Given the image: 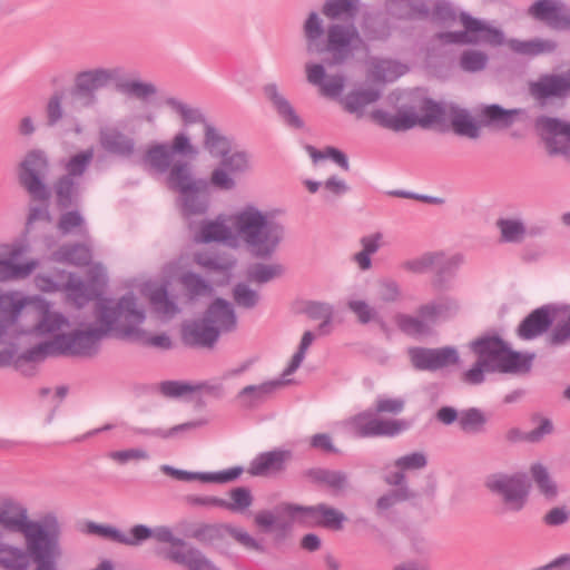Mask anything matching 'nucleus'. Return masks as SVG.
<instances>
[{
  "label": "nucleus",
  "instance_id": "obj_57",
  "mask_svg": "<svg viewBox=\"0 0 570 570\" xmlns=\"http://www.w3.org/2000/svg\"><path fill=\"white\" fill-rule=\"evenodd\" d=\"M233 299L238 307L252 309L258 304L259 294L252 289L247 284L237 283L233 287Z\"/></svg>",
  "mask_w": 570,
  "mask_h": 570
},
{
  "label": "nucleus",
  "instance_id": "obj_24",
  "mask_svg": "<svg viewBox=\"0 0 570 570\" xmlns=\"http://www.w3.org/2000/svg\"><path fill=\"white\" fill-rule=\"evenodd\" d=\"M204 318L220 332H232L236 328L237 318L233 305L225 298H215L207 307Z\"/></svg>",
  "mask_w": 570,
  "mask_h": 570
},
{
  "label": "nucleus",
  "instance_id": "obj_43",
  "mask_svg": "<svg viewBox=\"0 0 570 570\" xmlns=\"http://www.w3.org/2000/svg\"><path fill=\"white\" fill-rule=\"evenodd\" d=\"M531 475L541 494L548 500H553L558 495V487L550 478L548 469L541 463L532 464Z\"/></svg>",
  "mask_w": 570,
  "mask_h": 570
},
{
  "label": "nucleus",
  "instance_id": "obj_9",
  "mask_svg": "<svg viewBox=\"0 0 570 570\" xmlns=\"http://www.w3.org/2000/svg\"><path fill=\"white\" fill-rule=\"evenodd\" d=\"M122 68H92L75 75L70 96L81 108H92L98 102V90L115 82L122 76Z\"/></svg>",
  "mask_w": 570,
  "mask_h": 570
},
{
  "label": "nucleus",
  "instance_id": "obj_15",
  "mask_svg": "<svg viewBox=\"0 0 570 570\" xmlns=\"http://www.w3.org/2000/svg\"><path fill=\"white\" fill-rule=\"evenodd\" d=\"M99 144L106 153L122 158L131 157L136 147L135 139L117 126L101 127L99 130Z\"/></svg>",
  "mask_w": 570,
  "mask_h": 570
},
{
  "label": "nucleus",
  "instance_id": "obj_55",
  "mask_svg": "<svg viewBox=\"0 0 570 570\" xmlns=\"http://www.w3.org/2000/svg\"><path fill=\"white\" fill-rule=\"evenodd\" d=\"M88 531H89V533L98 534L100 537L110 539L111 541L117 542V543H121V544H126V546H135L134 534L131 532H130V535H127L111 525H102V524H97V523L90 522L88 524Z\"/></svg>",
  "mask_w": 570,
  "mask_h": 570
},
{
  "label": "nucleus",
  "instance_id": "obj_63",
  "mask_svg": "<svg viewBox=\"0 0 570 570\" xmlns=\"http://www.w3.org/2000/svg\"><path fill=\"white\" fill-rule=\"evenodd\" d=\"M485 372H490V373L497 372L495 365L490 364L485 360L478 358V361L474 363V365L470 370H468L463 373L462 379L468 384L478 385L484 381Z\"/></svg>",
  "mask_w": 570,
  "mask_h": 570
},
{
  "label": "nucleus",
  "instance_id": "obj_22",
  "mask_svg": "<svg viewBox=\"0 0 570 570\" xmlns=\"http://www.w3.org/2000/svg\"><path fill=\"white\" fill-rule=\"evenodd\" d=\"M304 476L314 485L326 488L334 495L344 493L350 488L348 474L341 470L311 468Z\"/></svg>",
  "mask_w": 570,
  "mask_h": 570
},
{
  "label": "nucleus",
  "instance_id": "obj_20",
  "mask_svg": "<svg viewBox=\"0 0 570 570\" xmlns=\"http://www.w3.org/2000/svg\"><path fill=\"white\" fill-rule=\"evenodd\" d=\"M160 470L177 480L180 481H194L198 480L206 483H218L224 484L232 482L240 476L243 473L242 466H234L219 472H189L185 470L176 469L171 465L164 464Z\"/></svg>",
  "mask_w": 570,
  "mask_h": 570
},
{
  "label": "nucleus",
  "instance_id": "obj_10",
  "mask_svg": "<svg viewBox=\"0 0 570 570\" xmlns=\"http://www.w3.org/2000/svg\"><path fill=\"white\" fill-rule=\"evenodd\" d=\"M487 489L502 500L501 513L520 512L527 504L529 487L520 474L493 473L485 479Z\"/></svg>",
  "mask_w": 570,
  "mask_h": 570
},
{
  "label": "nucleus",
  "instance_id": "obj_46",
  "mask_svg": "<svg viewBox=\"0 0 570 570\" xmlns=\"http://www.w3.org/2000/svg\"><path fill=\"white\" fill-rule=\"evenodd\" d=\"M283 511L291 518L297 519L302 523L318 525L321 514V503L316 505H299L295 503H285Z\"/></svg>",
  "mask_w": 570,
  "mask_h": 570
},
{
  "label": "nucleus",
  "instance_id": "obj_51",
  "mask_svg": "<svg viewBox=\"0 0 570 570\" xmlns=\"http://www.w3.org/2000/svg\"><path fill=\"white\" fill-rule=\"evenodd\" d=\"M520 112L519 109H504L500 105L493 104L484 108L483 116L490 124L508 128L513 125L515 116Z\"/></svg>",
  "mask_w": 570,
  "mask_h": 570
},
{
  "label": "nucleus",
  "instance_id": "obj_42",
  "mask_svg": "<svg viewBox=\"0 0 570 570\" xmlns=\"http://www.w3.org/2000/svg\"><path fill=\"white\" fill-rule=\"evenodd\" d=\"M497 227L504 243H521L527 235V228L520 219L499 218L497 220Z\"/></svg>",
  "mask_w": 570,
  "mask_h": 570
},
{
  "label": "nucleus",
  "instance_id": "obj_1",
  "mask_svg": "<svg viewBox=\"0 0 570 570\" xmlns=\"http://www.w3.org/2000/svg\"><path fill=\"white\" fill-rule=\"evenodd\" d=\"M94 316L97 326L76 328L57 334L52 340L41 342L21 354L27 362L42 361L48 356L92 357L99 352L101 340L110 332L125 340L140 341L146 332L139 327L144 323L145 309L138 306L132 293H127L117 302L99 298L95 303Z\"/></svg>",
  "mask_w": 570,
  "mask_h": 570
},
{
  "label": "nucleus",
  "instance_id": "obj_34",
  "mask_svg": "<svg viewBox=\"0 0 570 570\" xmlns=\"http://www.w3.org/2000/svg\"><path fill=\"white\" fill-rule=\"evenodd\" d=\"M361 0H325L322 13L332 21H353L360 12Z\"/></svg>",
  "mask_w": 570,
  "mask_h": 570
},
{
  "label": "nucleus",
  "instance_id": "obj_61",
  "mask_svg": "<svg viewBox=\"0 0 570 570\" xmlns=\"http://www.w3.org/2000/svg\"><path fill=\"white\" fill-rule=\"evenodd\" d=\"M488 56L476 50H465L460 57V67L468 72H478L485 68Z\"/></svg>",
  "mask_w": 570,
  "mask_h": 570
},
{
  "label": "nucleus",
  "instance_id": "obj_58",
  "mask_svg": "<svg viewBox=\"0 0 570 570\" xmlns=\"http://www.w3.org/2000/svg\"><path fill=\"white\" fill-rule=\"evenodd\" d=\"M33 268V263L16 264L9 259H0V282L26 277Z\"/></svg>",
  "mask_w": 570,
  "mask_h": 570
},
{
  "label": "nucleus",
  "instance_id": "obj_59",
  "mask_svg": "<svg viewBox=\"0 0 570 570\" xmlns=\"http://www.w3.org/2000/svg\"><path fill=\"white\" fill-rule=\"evenodd\" d=\"M346 520V517L340 510L330 507L325 503H321V514L318 525L333 530L343 529V523Z\"/></svg>",
  "mask_w": 570,
  "mask_h": 570
},
{
  "label": "nucleus",
  "instance_id": "obj_28",
  "mask_svg": "<svg viewBox=\"0 0 570 570\" xmlns=\"http://www.w3.org/2000/svg\"><path fill=\"white\" fill-rule=\"evenodd\" d=\"M361 30L367 41H386L392 33L389 19L380 12H366L361 21Z\"/></svg>",
  "mask_w": 570,
  "mask_h": 570
},
{
  "label": "nucleus",
  "instance_id": "obj_36",
  "mask_svg": "<svg viewBox=\"0 0 570 570\" xmlns=\"http://www.w3.org/2000/svg\"><path fill=\"white\" fill-rule=\"evenodd\" d=\"M116 90L129 98L148 101L158 94V88L153 82H145L139 79H121L115 81Z\"/></svg>",
  "mask_w": 570,
  "mask_h": 570
},
{
  "label": "nucleus",
  "instance_id": "obj_21",
  "mask_svg": "<svg viewBox=\"0 0 570 570\" xmlns=\"http://www.w3.org/2000/svg\"><path fill=\"white\" fill-rule=\"evenodd\" d=\"M218 337V330L204 317L186 323L181 328V340L190 347H213Z\"/></svg>",
  "mask_w": 570,
  "mask_h": 570
},
{
  "label": "nucleus",
  "instance_id": "obj_31",
  "mask_svg": "<svg viewBox=\"0 0 570 570\" xmlns=\"http://www.w3.org/2000/svg\"><path fill=\"white\" fill-rule=\"evenodd\" d=\"M134 534L135 546H139L142 541L154 538L158 542L169 543L173 547H186V542L173 534L170 528L166 525L156 527L150 529L145 524H136L131 528Z\"/></svg>",
  "mask_w": 570,
  "mask_h": 570
},
{
  "label": "nucleus",
  "instance_id": "obj_56",
  "mask_svg": "<svg viewBox=\"0 0 570 570\" xmlns=\"http://www.w3.org/2000/svg\"><path fill=\"white\" fill-rule=\"evenodd\" d=\"M150 303L158 314L173 316L178 312L176 304L169 299L165 286H160L151 292Z\"/></svg>",
  "mask_w": 570,
  "mask_h": 570
},
{
  "label": "nucleus",
  "instance_id": "obj_14",
  "mask_svg": "<svg viewBox=\"0 0 570 570\" xmlns=\"http://www.w3.org/2000/svg\"><path fill=\"white\" fill-rule=\"evenodd\" d=\"M528 12L552 30H570V8L561 1L539 0L529 8Z\"/></svg>",
  "mask_w": 570,
  "mask_h": 570
},
{
  "label": "nucleus",
  "instance_id": "obj_8",
  "mask_svg": "<svg viewBox=\"0 0 570 570\" xmlns=\"http://www.w3.org/2000/svg\"><path fill=\"white\" fill-rule=\"evenodd\" d=\"M49 167V159L46 153L40 149L28 151L18 166L20 186L28 193L31 200L40 204L30 206L27 217L28 226L40 219H50L48 203L51 197V189L46 183Z\"/></svg>",
  "mask_w": 570,
  "mask_h": 570
},
{
  "label": "nucleus",
  "instance_id": "obj_19",
  "mask_svg": "<svg viewBox=\"0 0 570 570\" xmlns=\"http://www.w3.org/2000/svg\"><path fill=\"white\" fill-rule=\"evenodd\" d=\"M293 458L291 450L275 449L259 453L252 460L248 473L254 476H264L283 472Z\"/></svg>",
  "mask_w": 570,
  "mask_h": 570
},
{
  "label": "nucleus",
  "instance_id": "obj_54",
  "mask_svg": "<svg viewBox=\"0 0 570 570\" xmlns=\"http://www.w3.org/2000/svg\"><path fill=\"white\" fill-rule=\"evenodd\" d=\"M229 497L232 499V502H228L225 499H223L222 508H225L234 512L244 511L247 508H249L253 503V495L250 493V490L245 487L232 489L229 491Z\"/></svg>",
  "mask_w": 570,
  "mask_h": 570
},
{
  "label": "nucleus",
  "instance_id": "obj_38",
  "mask_svg": "<svg viewBox=\"0 0 570 570\" xmlns=\"http://www.w3.org/2000/svg\"><path fill=\"white\" fill-rule=\"evenodd\" d=\"M230 237L229 228L217 220H203L198 232L194 235L196 243L209 244L213 242H225Z\"/></svg>",
  "mask_w": 570,
  "mask_h": 570
},
{
  "label": "nucleus",
  "instance_id": "obj_12",
  "mask_svg": "<svg viewBox=\"0 0 570 570\" xmlns=\"http://www.w3.org/2000/svg\"><path fill=\"white\" fill-rule=\"evenodd\" d=\"M252 169V156L245 149H233L223 158L219 166L210 174V184L222 190L236 187L235 178L246 175Z\"/></svg>",
  "mask_w": 570,
  "mask_h": 570
},
{
  "label": "nucleus",
  "instance_id": "obj_17",
  "mask_svg": "<svg viewBox=\"0 0 570 570\" xmlns=\"http://www.w3.org/2000/svg\"><path fill=\"white\" fill-rule=\"evenodd\" d=\"M263 94L288 128L296 130L304 129V120L296 112L288 99L279 91L275 82L266 83L263 87Z\"/></svg>",
  "mask_w": 570,
  "mask_h": 570
},
{
  "label": "nucleus",
  "instance_id": "obj_3",
  "mask_svg": "<svg viewBox=\"0 0 570 570\" xmlns=\"http://www.w3.org/2000/svg\"><path fill=\"white\" fill-rule=\"evenodd\" d=\"M0 524L23 534L26 542V550L0 543V564L7 570H28L30 560L42 569L45 559L60 542L61 529L53 513L46 514L41 521H32L26 508L11 505L0 509Z\"/></svg>",
  "mask_w": 570,
  "mask_h": 570
},
{
  "label": "nucleus",
  "instance_id": "obj_48",
  "mask_svg": "<svg viewBox=\"0 0 570 570\" xmlns=\"http://www.w3.org/2000/svg\"><path fill=\"white\" fill-rule=\"evenodd\" d=\"M165 104L181 117V120L186 126L191 124H202L205 128V125L209 124L199 109L191 108L177 98L168 97L165 100Z\"/></svg>",
  "mask_w": 570,
  "mask_h": 570
},
{
  "label": "nucleus",
  "instance_id": "obj_39",
  "mask_svg": "<svg viewBox=\"0 0 570 570\" xmlns=\"http://www.w3.org/2000/svg\"><path fill=\"white\" fill-rule=\"evenodd\" d=\"M285 268L279 263H254L247 267L246 277L252 283L266 284L283 276Z\"/></svg>",
  "mask_w": 570,
  "mask_h": 570
},
{
  "label": "nucleus",
  "instance_id": "obj_6",
  "mask_svg": "<svg viewBox=\"0 0 570 570\" xmlns=\"http://www.w3.org/2000/svg\"><path fill=\"white\" fill-rule=\"evenodd\" d=\"M405 401L400 397H377L374 407L363 410L345 422L348 431L358 439H393L411 428L405 419H385L382 413L397 415L403 412Z\"/></svg>",
  "mask_w": 570,
  "mask_h": 570
},
{
  "label": "nucleus",
  "instance_id": "obj_37",
  "mask_svg": "<svg viewBox=\"0 0 570 570\" xmlns=\"http://www.w3.org/2000/svg\"><path fill=\"white\" fill-rule=\"evenodd\" d=\"M56 205L59 209H68L77 204L79 184L69 176H60L53 184Z\"/></svg>",
  "mask_w": 570,
  "mask_h": 570
},
{
  "label": "nucleus",
  "instance_id": "obj_47",
  "mask_svg": "<svg viewBox=\"0 0 570 570\" xmlns=\"http://www.w3.org/2000/svg\"><path fill=\"white\" fill-rule=\"evenodd\" d=\"M451 125L454 132L459 136H464L471 139H476L480 136V126L465 110L454 111Z\"/></svg>",
  "mask_w": 570,
  "mask_h": 570
},
{
  "label": "nucleus",
  "instance_id": "obj_41",
  "mask_svg": "<svg viewBox=\"0 0 570 570\" xmlns=\"http://www.w3.org/2000/svg\"><path fill=\"white\" fill-rule=\"evenodd\" d=\"M59 259L76 266H87L91 262L90 249L80 243L65 244L57 252Z\"/></svg>",
  "mask_w": 570,
  "mask_h": 570
},
{
  "label": "nucleus",
  "instance_id": "obj_13",
  "mask_svg": "<svg viewBox=\"0 0 570 570\" xmlns=\"http://www.w3.org/2000/svg\"><path fill=\"white\" fill-rule=\"evenodd\" d=\"M529 94L543 107L551 99H564L570 94V79L567 75L542 73L529 82Z\"/></svg>",
  "mask_w": 570,
  "mask_h": 570
},
{
  "label": "nucleus",
  "instance_id": "obj_53",
  "mask_svg": "<svg viewBox=\"0 0 570 570\" xmlns=\"http://www.w3.org/2000/svg\"><path fill=\"white\" fill-rule=\"evenodd\" d=\"M92 159L94 150L91 148L71 156L65 166L67 173L63 176H69L73 179H76V177L82 176L91 164Z\"/></svg>",
  "mask_w": 570,
  "mask_h": 570
},
{
  "label": "nucleus",
  "instance_id": "obj_30",
  "mask_svg": "<svg viewBox=\"0 0 570 570\" xmlns=\"http://www.w3.org/2000/svg\"><path fill=\"white\" fill-rule=\"evenodd\" d=\"M508 344L498 335L482 336L471 342L472 351L478 358L497 364L505 352Z\"/></svg>",
  "mask_w": 570,
  "mask_h": 570
},
{
  "label": "nucleus",
  "instance_id": "obj_27",
  "mask_svg": "<svg viewBox=\"0 0 570 570\" xmlns=\"http://www.w3.org/2000/svg\"><path fill=\"white\" fill-rule=\"evenodd\" d=\"M459 311L460 304L458 299L450 296H442L431 303L421 305L417 308V314L429 322H435L436 320L452 318Z\"/></svg>",
  "mask_w": 570,
  "mask_h": 570
},
{
  "label": "nucleus",
  "instance_id": "obj_60",
  "mask_svg": "<svg viewBox=\"0 0 570 570\" xmlns=\"http://www.w3.org/2000/svg\"><path fill=\"white\" fill-rule=\"evenodd\" d=\"M441 258V253H425L420 257L406 261L402 264L405 271L422 274L433 268Z\"/></svg>",
  "mask_w": 570,
  "mask_h": 570
},
{
  "label": "nucleus",
  "instance_id": "obj_5",
  "mask_svg": "<svg viewBox=\"0 0 570 570\" xmlns=\"http://www.w3.org/2000/svg\"><path fill=\"white\" fill-rule=\"evenodd\" d=\"M235 228L249 248L261 259L271 258L284 239L285 227L271 213L247 206L235 216Z\"/></svg>",
  "mask_w": 570,
  "mask_h": 570
},
{
  "label": "nucleus",
  "instance_id": "obj_45",
  "mask_svg": "<svg viewBox=\"0 0 570 570\" xmlns=\"http://www.w3.org/2000/svg\"><path fill=\"white\" fill-rule=\"evenodd\" d=\"M416 497H417L416 492L411 490L410 488L390 490L376 500L375 508H376L377 514H381V513L390 510L397 503L413 500Z\"/></svg>",
  "mask_w": 570,
  "mask_h": 570
},
{
  "label": "nucleus",
  "instance_id": "obj_26",
  "mask_svg": "<svg viewBox=\"0 0 570 570\" xmlns=\"http://www.w3.org/2000/svg\"><path fill=\"white\" fill-rule=\"evenodd\" d=\"M165 558L188 570H219L199 549L194 547H189L186 551L170 549Z\"/></svg>",
  "mask_w": 570,
  "mask_h": 570
},
{
  "label": "nucleus",
  "instance_id": "obj_23",
  "mask_svg": "<svg viewBox=\"0 0 570 570\" xmlns=\"http://www.w3.org/2000/svg\"><path fill=\"white\" fill-rule=\"evenodd\" d=\"M386 12L400 21L428 20L430 4L428 0H385Z\"/></svg>",
  "mask_w": 570,
  "mask_h": 570
},
{
  "label": "nucleus",
  "instance_id": "obj_11",
  "mask_svg": "<svg viewBox=\"0 0 570 570\" xmlns=\"http://www.w3.org/2000/svg\"><path fill=\"white\" fill-rule=\"evenodd\" d=\"M534 128L550 156H561L570 161V121L540 116L534 121Z\"/></svg>",
  "mask_w": 570,
  "mask_h": 570
},
{
  "label": "nucleus",
  "instance_id": "obj_16",
  "mask_svg": "<svg viewBox=\"0 0 570 570\" xmlns=\"http://www.w3.org/2000/svg\"><path fill=\"white\" fill-rule=\"evenodd\" d=\"M459 19L466 29L469 43L502 45L504 37L501 30L487 24L465 11L460 12Z\"/></svg>",
  "mask_w": 570,
  "mask_h": 570
},
{
  "label": "nucleus",
  "instance_id": "obj_18",
  "mask_svg": "<svg viewBox=\"0 0 570 570\" xmlns=\"http://www.w3.org/2000/svg\"><path fill=\"white\" fill-rule=\"evenodd\" d=\"M325 66L327 65L324 61L323 63L307 62L305 65L306 79L311 85L320 87L323 96L336 98L344 89L345 78L342 75L326 77Z\"/></svg>",
  "mask_w": 570,
  "mask_h": 570
},
{
  "label": "nucleus",
  "instance_id": "obj_33",
  "mask_svg": "<svg viewBox=\"0 0 570 570\" xmlns=\"http://www.w3.org/2000/svg\"><path fill=\"white\" fill-rule=\"evenodd\" d=\"M203 147L213 158L220 159L233 150V139L224 135L214 125L206 124Z\"/></svg>",
  "mask_w": 570,
  "mask_h": 570
},
{
  "label": "nucleus",
  "instance_id": "obj_49",
  "mask_svg": "<svg viewBox=\"0 0 570 570\" xmlns=\"http://www.w3.org/2000/svg\"><path fill=\"white\" fill-rule=\"evenodd\" d=\"M462 263L461 256H453L445 259L443 254L433 268H435V277L433 279V286L435 288H444L445 283L452 278L455 274L456 268Z\"/></svg>",
  "mask_w": 570,
  "mask_h": 570
},
{
  "label": "nucleus",
  "instance_id": "obj_64",
  "mask_svg": "<svg viewBox=\"0 0 570 570\" xmlns=\"http://www.w3.org/2000/svg\"><path fill=\"white\" fill-rule=\"evenodd\" d=\"M423 116L416 117V125H420L423 128L429 127L433 122L439 121L444 115V109L440 104L435 102L432 99H426L422 106Z\"/></svg>",
  "mask_w": 570,
  "mask_h": 570
},
{
  "label": "nucleus",
  "instance_id": "obj_52",
  "mask_svg": "<svg viewBox=\"0 0 570 570\" xmlns=\"http://www.w3.org/2000/svg\"><path fill=\"white\" fill-rule=\"evenodd\" d=\"M396 326L399 330L410 336H416L425 334L429 331V325L426 322H429L425 318H422L420 315L419 317L399 313L394 317Z\"/></svg>",
  "mask_w": 570,
  "mask_h": 570
},
{
  "label": "nucleus",
  "instance_id": "obj_50",
  "mask_svg": "<svg viewBox=\"0 0 570 570\" xmlns=\"http://www.w3.org/2000/svg\"><path fill=\"white\" fill-rule=\"evenodd\" d=\"M487 422L484 413L478 407L461 411L459 417L460 429L465 433L482 432Z\"/></svg>",
  "mask_w": 570,
  "mask_h": 570
},
{
  "label": "nucleus",
  "instance_id": "obj_4",
  "mask_svg": "<svg viewBox=\"0 0 570 570\" xmlns=\"http://www.w3.org/2000/svg\"><path fill=\"white\" fill-rule=\"evenodd\" d=\"M303 35L306 51L309 55H325L327 67L345 65L354 58V51L365 46L356 27L331 23L324 28L323 20L316 11H311L304 23Z\"/></svg>",
  "mask_w": 570,
  "mask_h": 570
},
{
  "label": "nucleus",
  "instance_id": "obj_32",
  "mask_svg": "<svg viewBox=\"0 0 570 570\" xmlns=\"http://www.w3.org/2000/svg\"><path fill=\"white\" fill-rule=\"evenodd\" d=\"M381 91L376 88L354 89L345 95L342 105L345 111L357 117L363 116L364 108L376 102L381 98Z\"/></svg>",
  "mask_w": 570,
  "mask_h": 570
},
{
  "label": "nucleus",
  "instance_id": "obj_40",
  "mask_svg": "<svg viewBox=\"0 0 570 570\" xmlns=\"http://www.w3.org/2000/svg\"><path fill=\"white\" fill-rule=\"evenodd\" d=\"M459 16L460 13H458L451 2L446 0H436L433 2V6L430 7V17L428 20L438 26L450 28L456 22Z\"/></svg>",
  "mask_w": 570,
  "mask_h": 570
},
{
  "label": "nucleus",
  "instance_id": "obj_35",
  "mask_svg": "<svg viewBox=\"0 0 570 570\" xmlns=\"http://www.w3.org/2000/svg\"><path fill=\"white\" fill-rule=\"evenodd\" d=\"M373 122L393 131H405L416 125V116L409 114L393 115L383 109H374L371 115Z\"/></svg>",
  "mask_w": 570,
  "mask_h": 570
},
{
  "label": "nucleus",
  "instance_id": "obj_7",
  "mask_svg": "<svg viewBox=\"0 0 570 570\" xmlns=\"http://www.w3.org/2000/svg\"><path fill=\"white\" fill-rule=\"evenodd\" d=\"M548 346L558 348L570 343L569 304H546L529 313L519 324L517 334L521 340L531 341L542 334Z\"/></svg>",
  "mask_w": 570,
  "mask_h": 570
},
{
  "label": "nucleus",
  "instance_id": "obj_62",
  "mask_svg": "<svg viewBox=\"0 0 570 570\" xmlns=\"http://www.w3.org/2000/svg\"><path fill=\"white\" fill-rule=\"evenodd\" d=\"M459 353L453 346L433 348V371L458 364Z\"/></svg>",
  "mask_w": 570,
  "mask_h": 570
},
{
  "label": "nucleus",
  "instance_id": "obj_29",
  "mask_svg": "<svg viewBox=\"0 0 570 570\" xmlns=\"http://www.w3.org/2000/svg\"><path fill=\"white\" fill-rule=\"evenodd\" d=\"M534 357L535 355L533 353L523 354L508 346L502 357H500L499 363L494 364L495 371L501 373L527 374L532 368Z\"/></svg>",
  "mask_w": 570,
  "mask_h": 570
},
{
  "label": "nucleus",
  "instance_id": "obj_2",
  "mask_svg": "<svg viewBox=\"0 0 570 570\" xmlns=\"http://www.w3.org/2000/svg\"><path fill=\"white\" fill-rule=\"evenodd\" d=\"M176 155L191 159L198 155V149L185 132L176 134L170 144L158 142L149 146L142 160L156 174H167V186L179 194L178 203L184 217L205 215L210 203L208 183L195 178L191 163L175 160Z\"/></svg>",
  "mask_w": 570,
  "mask_h": 570
},
{
  "label": "nucleus",
  "instance_id": "obj_44",
  "mask_svg": "<svg viewBox=\"0 0 570 570\" xmlns=\"http://www.w3.org/2000/svg\"><path fill=\"white\" fill-rule=\"evenodd\" d=\"M224 530L225 525L202 523L198 525H191L185 532V535L188 538H193L199 541L200 543L212 544L215 541L223 539Z\"/></svg>",
  "mask_w": 570,
  "mask_h": 570
},
{
  "label": "nucleus",
  "instance_id": "obj_25",
  "mask_svg": "<svg viewBox=\"0 0 570 570\" xmlns=\"http://www.w3.org/2000/svg\"><path fill=\"white\" fill-rule=\"evenodd\" d=\"M291 381L277 379L258 385H247L236 395V400L245 409H253L263 403L271 394Z\"/></svg>",
  "mask_w": 570,
  "mask_h": 570
}]
</instances>
